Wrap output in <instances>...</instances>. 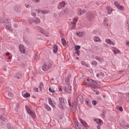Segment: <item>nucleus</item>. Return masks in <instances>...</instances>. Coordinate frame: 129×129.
Listing matches in <instances>:
<instances>
[{"instance_id":"obj_20","label":"nucleus","mask_w":129,"mask_h":129,"mask_svg":"<svg viewBox=\"0 0 129 129\" xmlns=\"http://www.w3.org/2000/svg\"><path fill=\"white\" fill-rule=\"evenodd\" d=\"M107 13L108 15H111V13H112V9L109 6L106 7Z\"/></svg>"},{"instance_id":"obj_6","label":"nucleus","mask_w":129,"mask_h":129,"mask_svg":"<svg viewBox=\"0 0 129 129\" xmlns=\"http://www.w3.org/2000/svg\"><path fill=\"white\" fill-rule=\"evenodd\" d=\"M114 4V6H115L117 9L119 10V11H121L122 12H123V11H124V7L119 5L118 2H115Z\"/></svg>"},{"instance_id":"obj_59","label":"nucleus","mask_w":129,"mask_h":129,"mask_svg":"<svg viewBox=\"0 0 129 129\" xmlns=\"http://www.w3.org/2000/svg\"><path fill=\"white\" fill-rule=\"evenodd\" d=\"M96 77H97V78H99V77H100V75L99 73L96 74Z\"/></svg>"},{"instance_id":"obj_9","label":"nucleus","mask_w":129,"mask_h":129,"mask_svg":"<svg viewBox=\"0 0 129 129\" xmlns=\"http://www.w3.org/2000/svg\"><path fill=\"white\" fill-rule=\"evenodd\" d=\"M35 12L38 15L39 14H40L41 15H46V14H48L49 13L48 11H44V10H36Z\"/></svg>"},{"instance_id":"obj_25","label":"nucleus","mask_w":129,"mask_h":129,"mask_svg":"<svg viewBox=\"0 0 129 129\" xmlns=\"http://www.w3.org/2000/svg\"><path fill=\"white\" fill-rule=\"evenodd\" d=\"M43 88H44V84H43L42 82H40L39 86V89L40 91H42Z\"/></svg>"},{"instance_id":"obj_17","label":"nucleus","mask_w":129,"mask_h":129,"mask_svg":"<svg viewBox=\"0 0 129 129\" xmlns=\"http://www.w3.org/2000/svg\"><path fill=\"white\" fill-rule=\"evenodd\" d=\"M87 18L89 21H91L94 19V16H93V14L92 13H89L87 15Z\"/></svg>"},{"instance_id":"obj_26","label":"nucleus","mask_w":129,"mask_h":129,"mask_svg":"<svg viewBox=\"0 0 129 129\" xmlns=\"http://www.w3.org/2000/svg\"><path fill=\"white\" fill-rule=\"evenodd\" d=\"M64 7H65V2H62L59 4L58 9L64 8Z\"/></svg>"},{"instance_id":"obj_42","label":"nucleus","mask_w":129,"mask_h":129,"mask_svg":"<svg viewBox=\"0 0 129 129\" xmlns=\"http://www.w3.org/2000/svg\"><path fill=\"white\" fill-rule=\"evenodd\" d=\"M48 103L51 105V104H53V102L52 101V99H51V98H48Z\"/></svg>"},{"instance_id":"obj_39","label":"nucleus","mask_w":129,"mask_h":129,"mask_svg":"<svg viewBox=\"0 0 129 129\" xmlns=\"http://www.w3.org/2000/svg\"><path fill=\"white\" fill-rule=\"evenodd\" d=\"M125 25H126V26H127V27L128 28V30L129 31V20H126Z\"/></svg>"},{"instance_id":"obj_62","label":"nucleus","mask_w":129,"mask_h":129,"mask_svg":"<svg viewBox=\"0 0 129 129\" xmlns=\"http://www.w3.org/2000/svg\"><path fill=\"white\" fill-rule=\"evenodd\" d=\"M81 64H82V65H85L86 62H85V61L82 60V61H81Z\"/></svg>"},{"instance_id":"obj_49","label":"nucleus","mask_w":129,"mask_h":129,"mask_svg":"<svg viewBox=\"0 0 129 129\" xmlns=\"http://www.w3.org/2000/svg\"><path fill=\"white\" fill-rule=\"evenodd\" d=\"M58 91L61 92L63 90V89H62V87L59 86L58 87Z\"/></svg>"},{"instance_id":"obj_32","label":"nucleus","mask_w":129,"mask_h":129,"mask_svg":"<svg viewBox=\"0 0 129 129\" xmlns=\"http://www.w3.org/2000/svg\"><path fill=\"white\" fill-rule=\"evenodd\" d=\"M76 35H77V36H78V37H82V36H83V32H77L76 33Z\"/></svg>"},{"instance_id":"obj_11","label":"nucleus","mask_w":129,"mask_h":129,"mask_svg":"<svg viewBox=\"0 0 129 129\" xmlns=\"http://www.w3.org/2000/svg\"><path fill=\"white\" fill-rule=\"evenodd\" d=\"M105 42L107 43V44H108L109 45H112V46H114L115 45L113 41H111V40L108 38L105 39Z\"/></svg>"},{"instance_id":"obj_54","label":"nucleus","mask_w":129,"mask_h":129,"mask_svg":"<svg viewBox=\"0 0 129 129\" xmlns=\"http://www.w3.org/2000/svg\"><path fill=\"white\" fill-rule=\"evenodd\" d=\"M35 60H38V59H39V55L38 54L35 55Z\"/></svg>"},{"instance_id":"obj_7","label":"nucleus","mask_w":129,"mask_h":129,"mask_svg":"<svg viewBox=\"0 0 129 129\" xmlns=\"http://www.w3.org/2000/svg\"><path fill=\"white\" fill-rule=\"evenodd\" d=\"M72 87L70 85H67L63 88L64 91H66L67 93H71Z\"/></svg>"},{"instance_id":"obj_3","label":"nucleus","mask_w":129,"mask_h":129,"mask_svg":"<svg viewBox=\"0 0 129 129\" xmlns=\"http://www.w3.org/2000/svg\"><path fill=\"white\" fill-rule=\"evenodd\" d=\"M58 99L59 101L58 107L60 109H63L66 103V100L63 97H59Z\"/></svg>"},{"instance_id":"obj_38","label":"nucleus","mask_w":129,"mask_h":129,"mask_svg":"<svg viewBox=\"0 0 129 129\" xmlns=\"http://www.w3.org/2000/svg\"><path fill=\"white\" fill-rule=\"evenodd\" d=\"M0 119H1V120H3V121L6 120V117H5V115H1Z\"/></svg>"},{"instance_id":"obj_14","label":"nucleus","mask_w":129,"mask_h":129,"mask_svg":"<svg viewBox=\"0 0 129 129\" xmlns=\"http://www.w3.org/2000/svg\"><path fill=\"white\" fill-rule=\"evenodd\" d=\"M112 51L113 52V54L114 55H116V54H119V53H120V50H119V49H118L116 48H115V47L113 48Z\"/></svg>"},{"instance_id":"obj_45","label":"nucleus","mask_w":129,"mask_h":129,"mask_svg":"<svg viewBox=\"0 0 129 129\" xmlns=\"http://www.w3.org/2000/svg\"><path fill=\"white\" fill-rule=\"evenodd\" d=\"M92 65H97V62L96 60H94L91 62Z\"/></svg>"},{"instance_id":"obj_37","label":"nucleus","mask_w":129,"mask_h":129,"mask_svg":"<svg viewBox=\"0 0 129 129\" xmlns=\"http://www.w3.org/2000/svg\"><path fill=\"white\" fill-rule=\"evenodd\" d=\"M68 2L71 5H74V0H68Z\"/></svg>"},{"instance_id":"obj_43","label":"nucleus","mask_w":129,"mask_h":129,"mask_svg":"<svg viewBox=\"0 0 129 129\" xmlns=\"http://www.w3.org/2000/svg\"><path fill=\"white\" fill-rule=\"evenodd\" d=\"M78 21V19H77V18L74 19L73 20V24H76V23H77Z\"/></svg>"},{"instance_id":"obj_1","label":"nucleus","mask_w":129,"mask_h":129,"mask_svg":"<svg viewBox=\"0 0 129 129\" xmlns=\"http://www.w3.org/2000/svg\"><path fill=\"white\" fill-rule=\"evenodd\" d=\"M51 67H52V61H51V60H47L43 63L42 70H43V71H47Z\"/></svg>"},{"instance_id":"obj_63","label":"nucleus","mask_w":129,"mask_h":129,"mask_svg":"<svg viewBox=\"0 0 129 129\" xmlns=\"http://www.w3.org/2000/svg\"><path fill=\"white\" fill-rule=\"evenodd\" d=\"M16 107H17V108H19V107H20V104L17 103V104H16Z\"/></svg>"},{"instance_id":"obj_18","label":"nucleus","mask_w":129,"mask_h":129,"mask_svg":"<svg viewBox=\"0 0 129 129\" xmlns=\"http://www.w3.org/2000/svg\"><path fill=\"white\" fill-rule=\"evenodd\" d=\"M33 22L35 23V25H38V24H40L41 21L38 17H35L33 19Z\"/></svg>"},{"instance_id":"obj_64","label":"nucleus","mask_w":129,"mask_h":129,"mask_svg":"<svg viewBox=\"0 0 129 129\" xmlns=\"http://www.w3.org/2000/svg\"><path fill=\"white\" fill-rule=\"evenodd\" d=\"M10 54H11V53H10V52H7V53H6V56H10Z\"/></svg>"},{"instance_id":"obj_10","label":"nucleus","mask_w":129,"mask_h":129,"mask_svg":"<svg viewBox=\"0 0 129 129\" xmlns=\"http://www.w3.org/2000/svg\"><path fill=\"white\" fill-rule=\"evenodd\" d=\"M87 81H88V84L90 85V86H91L92 85H96L97 84V83H96V81L93 80H89L87 79Z\"/></svg>"},{"instance_id":"obj_61","label":"nucleus","mask_w":129,"mask_h":129,"mask_svg":"<svg viewBox=\"0 0 129 129\" xmlns=\"http://www.w3.org/2000/svg\"><path fill=\"white\" fill-rule=\"evenodd\" d=\"M0 80L2 81V82H3V81L5 82V79L2 77H0Z\"/></svg>"},{"instance_id":"obj_47","label":"nucleus","mask_w":129,"mask_h":129,"mask_svg":"<svg viewBox=\"0 0 129 129\" xmlns=\"http://www.w3.org/2000/svg\"><path fill=\"white\" fill-rule=\"evenodd\" d=\"M92 103L93 105L95 106V105H96L97 103L96 102V100H93V101H92Z\"/></svg>"},{"instance_id":"obj_2","label":"nucleus","mask_w":129,"mask_h":129,"mask_svg":"<svg viewBox=\"0 0 129 129\" xmlns=\"http://www.w3.org/2000/svg\"><path fill=\"white\" fill-rule=\"evenodd\" d=\"M35 30L38 31V32H40L41 34H43L46 37H49V32L48 31H45L43 28L40 27V26H36L35 27Z\"/></svg>"},{"instance_id":"obj_28","label":"nucleus","mask_w":129,"mask_h":129,"mask_svg":"<svg viewBox=\"0 0 129 129\" xmlns=\"http://www.w3.org/2000/svg\"><path fill=\"white\" fill-rule=\"evenodd\" d=\"M85 102L86 105H88L89 106H90V105H91V103L90 102V100L88 99H86L85 101Z\"/></svg>"},{"instance_id":"obj_41","label":"nucleus","mask_w":129,"mask_h":129,"mask_svg":"<svg viewBox=\"0 0 129 129\" xmlns=\"http://www.w3.org/2000/svg\"><path fill=\"white\" fill-rule=\"evenodd\" d=\"M33 21H34V19L33 20L32 19H28V22L29 24L31 25V24H33V22H34Z\"/></svg>"},{"instance_id":"obj_56","label":"nucleus","mask_w":129,"mask_h":129,"mask_svg":"<svg viewBox=\"0 0 129 129\" xmlns=\"http://www.w3.org/2000/svg\"><path fill=\"white\" fill-rule=\"evenodd\" d=\"M101 116L102 117H103V118H104V117L105 116V113H104V112H103V113L101 114Z\"/></svg>"},{"instance_id":"obj_23","label":"nucleus","mask_w":129,"mask_h":129,"mask_svg":"<svg viewBox=\"0 0 129 129\" xmlns=\"http://www.w3.org/2000/svg\"><path fill=\"white\" fill-rule=\"evenodd\" d=\"M95 59H96V60H97V61H98L99 62H103V58L102 57H100L98 56H96L95 57Z\"/></svg>"},{"instance_id":"obj_35","label":"nucleus","mask_w":129,"mask_h":129,"mask_svg":"<svg viewBox=\"0 0 129 129\" xmlns=\"http://www.w3.org/2000/svg\"><path fill=\"white\" fill-rule=\"evenodd\" d=\"M108 20L107 19V18H105L103 21V23L105 26H108Z\"/></svg>"},{"instance_id":"obj_51","label":"nucleus","mask_w":129,"mask_h":129,"mask_svg":"<svg viewBox=\"0 0 129 129\" xmlns=\"http://www.w3.org/2000/svg\"><path fill=\"white\" fill-rule=\"evenodd\" d=\"M31 16H32V17H36L37 16V14H36V13L32 12Z\"/></svg>"},{"instance_id":"obj_50","label":"nucleus","mask_w":129,"mask_h":129,"mask_svg":"<svg viewBox=\"0 0 129 129\" xmlns=\"http://www.w3.org/2000/svg\"><path fill=\"white\" fill-rule=\"evenodd\" d=\"M93 91H94L95 92V93L96 94H97V95H98V94H99V91H98L97 90H93Z\"/></svg>"},{"instance_id":"obj_52","label":"nucleus","mask_w":129,"mask_h":129,"mask_svg":"<svg viewBox=\"0 0 129 129\" xmlns=\"http://www.w3.org/2000/svg\"><path fill=\"white\" fill-rule=\"evenodd\" d=\"M33 90L35 92H38V91H39V89L38 88H34Z\"/></svg>"},{"instance_id":"obj_21","label":"nucleus","mask_w":129,"mask_h":129,"mask_svg":"<svg viewBox=\"0 0 129 129\" xmlns=\"http://www.w3.org/2000/svg\"><path fill=\"white\" fill-rule=\"evenodd\" d=\"M75 126L77 129H81V124L78 121H76L75 123Z\"/></svg>"},{"instance_id":"obj_36","label":"nucleus","mask_w":129,"mask_h":129,"mask_svg":"<svg viewBox=\"0 0 129 129\" xmlns=\"http://www.w3.org/2000/svg\"><path fill=\"white\" fill-rule=\"evenodd\" d=\"M79 49H80V45H76L75 47V51H79Z\"/></svg>"},{"instance_id":"obj_57","label":"nucleus","mask_w":129,"mask_h":129,"mask_svg":"<svg viewBox=\"0 0 129 129\" xmlns=\"http://www.w3.org/2000/svg\"><path fill=\"white\" fill-rule=\"evenodd\" d=\"M120 126H121L122 127H126L125 125L122 124L121 123H120Z\"/></svg>"},{"instance_id":"obj_16","label":"nucleus","mask_w":129,"mask_h":129,"mask_svg":"<svg viewBox=\"0 0 129 129\" xmlns=\"http://www.w3.org/2000/svg\"><path fill=\"white\" fill-rule=\"evenodd\" d=\"M6 29L8 31H9L10 32H13V28H12V23H10V24H8L6 26Z\"/></svg>"},{"instance_id":"obj_15","label":"nucleus","mask_w":129,"mask_h":129,"mask_svg":"<svg viewBox=\"0 0 129 129\" xmlns=\"http://www.w3.org/2000/svg\"><path fill=\"white\" fill-rule=\"evenodd\" d=\"M85 10H82L80 8L78 9L77 14L79 16H82V15H83V14H85Z\"/></svg>"},{"instance_id":"obj_13","label":"nucleus","mask_w":129,"mask_h":129,"mask_svg":"<svg viewBox=\"0 0 129 129\" xmlns=\"http://www.w3.org/2000/svg\"><path fill=\"white\" fill-rule=\"evenodd\" d=\"M94 121L98 123L99 125H101V124H103V121H102V120L100 119L95 118L94 119Z\"/></svg>"},{"instance_id":"obj_60","label":"nucleus","mask_w":129,"mask_h":129,"mask_svg":"<svg viewBox=\"0 0 129 129\" xmlns=\"http://www.w3.org/2000/svg\"><path fill=\"white\" fill-rule=\"evenodd\" d=\"M25 7L26 8H27V9H29V8H30V5L26 4Z\"/></svg>"},{"instance_id":"obj_33","label":"nucleus","mask_w":129,"mask_h":129,"mask_svg":"<svg viewBox=\"0 0 129 129\" xmlns=\"http://www.w3.org/2000/svg\"><path fill=\"white\" fill-rule=\"evenodd\" d=\"M123 96L127 100H129V93L124 94Z\"/></svg>"},{"instance_id":"obj_24","label":"nucleus","mask_w":129,"mask_h":129,"mask_svg":"<svg viewBox=\"0 0 129 129\" xmlns=\"http://www.w3.org/2000/svg\"><path fill=\"white\" fill-rule=\"evenodd\" d=\"M78 102H82L83 101V97L81 95H79L77 98Z\"/></svg>"},{"instance_id":"obj_44","label":"nucleus","mask_w":129,"mask_h":129,"mask_svg":"<svg viewBox=\"0 0 129 129\" xmlns=\"http://www.w3.org/2000/svg\"><path fill=\"white\" fill-rule=\"evenodd\" d=\"M48 90L49 92H52V93H53V92H55V90H54L53 89L51 88H49Z\"/></svg>"},{"instance_id":"obj_31","label":"nucleus","mask_w":129,"mask_h":129,"mask_svg":"<svg viewBox=\"0 0 129 129\" xmlns=\"http://www.w3.org/2000/svg\"><path fill=\"white\" fill-rule=\"evenodd\" d=\"M23 97L24 98H28V97H31V95L29 93H26L23 95Z\"/></svg>"},{"instance_id":"obj_30","label":"nucleus","mask_w":129,"mask_h":129,"mask_svg":"<svg viewBox=\"0 0 129 129\" xmlns=\"http://www.w3.org/2000/svg\"><path fill=\"white\" fill-rule=\"evenodd\" d=\"M61 43L63 47H66L67 45V42H66V40L64 38H62L61 39Z\"/></svg>"},{"instance_id":"obj_48","label":"nucleus","mask_w":129,"mask_h":129,"mask_svg":"<svg viewBox=\"0 0 129 129\" xmlns=\"http://www.w3.org/2000/svg\"><path fill=\"white\" fill-rule=\"evenodd\" d=\"M76 54L78 55V56H80V50H76Z\"/></svg>"},{"instance_id":"obj_46","label":"nucleus","mask_w":129,"mask_h":129,"mask_svg":"<svg viewBox=\"0 0 129 129\" xmlns=\"http://www.w3.org/2000/svg\"><path fill=\"white\" fill-rule=\"evenodd\" d=\"M75 28H76V24L73 23V26L71 27L72 30H74V29H75Z\"/></svg>"},{"instance_id":"obj_5","label":"nucleus","mask_w":129,"mask_h":129,"mask_svg":"<svg viewBox=\"0 0 129 129\" xmlns=\"http://www.w3.org/2000/svg\"><path fill=\"white\" fill-rule=\"evenodd\" d=\"M0 23L2 24H4V25H10L11 23V19L9 18H1L0 19Z\"/></svg>"},{"instance_id":"obj_58","label":"nucleus","mask_w":129,"mask_h":129,"mask_svg":"<svg viewBox=\"0 0 129 129\" xmlns=\"http://www.w3.org/2000/svg\"><path fill=\"white\" fill-rule=\"evenodd\" d=\"M100 76H102V77H104V76H105V75H104V73H100Z\"/></svg>"},{"instance_id":"obj_40","label":"nucleus","mask_w":129,"mask_h":129,"mask_svg":"<svg viewBox=\"0 0 129 129\" xmlns=\"http://www.w3.org/2000/svg\"><path fill=\"white\" fill-rule=\"evenodd\" d=\"M16 77L17 78V79H20V78H21V74L17 73L16 75Z\"/></svg>"},{"instance_id":"obj_22","label":"nucleus","mask_w":129,"mask_h":129,"mask_svg":"<svg viewBox=\"0 0 129 129\" xmlns=\"http://www.w3.org/2000/svg\"><path fill=\"white\" fill-rule=\"evenodd\" d=\"M44 107L46 109V110H48V111H51V107L47 104H44Z\"/></svg>"},{"instance_id":"obj_34","label":"nucleus","mask_w":129,"mask_h":129,"mask_svg":"<svg viewBox=\"0 0 129 129\" xmlns=\"http://www.w3.org/2000/svg\"><path fill=\"white\" fill-rule=\"evenodd\" d=\"M15 10L16 11V12H17V13H19L20 12H21V8L19 7L18 6H16L15 8Z\"/></svg>"},{"instance_id":"obj_12","label":"nucleus","mask_w":129,"mask_h":129,"mask_svg":"<svg viewBox=\"0 0 129 129\" xmlns=\"http://www.w3.org/2000/svg\"><path fill=\"white\" fill-rule=\"evenodd\" d=\"M68 103L69 105L72 107V110H73V109H76V105L75 104H71V100H68Z\"/></svg>"},{"instance_id":"obj_4","label":"nucleus","mask_w":129,"mask_h":129,"mask_svg":"<svg viewBox=\"0 0 129 129\" xmlns=\"http://www.w3.org/2000/svg\"><path fill=\"white\" fill-rule=\"evenodd\" d=\"M25 108L27 112L28 113V114L30 115L32 118H34V117H36V114L35 113V112H32V110H31L29 106H25Z\"/></svg>"},{"instance_id":"obj_55","label":"nucleus","mask_w":129,"mask_h":129,"mask_svg":"<svg viewBox=\"0 0 129 129\" xmlns=\"http://www.w3.org/2000/svg\"><path fill=\"white\" fill-rule=\"evenodd\" d=\"M8 96H9V97H13V96H14V95L12 93H8Z\"/></svg>"},{"instance_id":"obj_8","label":"nucleus","mask_w":129,"mask_h":129,"mask_svg":"<svg viewBox=\"0 0 129 129\" xmlns=\"http://www.w3.org/2000/svg\"><path fill=\"white\" fill-rule=\"evenodd\" d=\"M19 48L21 53H22V54H25V53H26V49L25 48V46H24V45L20 44L19 45Z\"/></svg>"},{"instance_id":"obj_19","label":"nucleus","mask_w":129,"mask_h":129,"mask_svg":"<svg viewBox=\"0 0 129 129\" xmlns=\"http://www.w3.org/2000/svg\"><path fill=\"white\" fill-rule=\"evenodd\" d=\"M94 42H99V43H101L102 40L98 36H94L93 37Z\"/></svg>"},{"instance_id":"obj_27","label":"nucleus","mask_w":129,"mask_h":129,"mask_svg":"<svg viewBox=\"0 0 129 129\" xmlns=\"http://www.w3.org/2000/svg\"><path fill=\"white\" fill-rule=\"evenodd\" d=\"M53 52L54 53H56L57 52H58V46L56 45L53 46Z\"/></svg>"},{"instance_id":"obj_53","label":"nucleus","mask_w":129,"mask_h":129,"mask_svg":"<svg viewBox=\"0 0 129 129\" xmlns=\"http://www.w3.org/2000/svg\"><path fill=\"white\" fill-rule=\"evenodd\" d=\"M117 109H118V110H119V111H123V109L121 107L117 108Z\"/></svg>"},{"instance_id":"obj_29","label":"nucleus","mask_w":129,"mask_h":129,"mask_svg":"<svg viewBox=\"0 0 129 129\" xmlns=\"http://www.w3.org/2000/svg\"><path fill=\"white\" fill-rule=\"evenodd\" d=\"M80 121L82 124H83V126H85V127H86L87 126V123L86 121H83V120L81 119L80 120Z\"/></svg>"}]
</instances>
